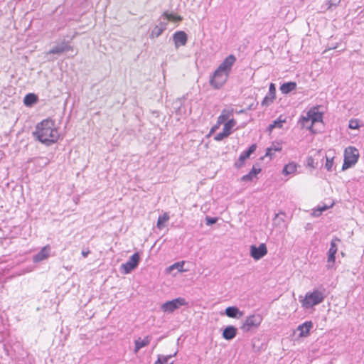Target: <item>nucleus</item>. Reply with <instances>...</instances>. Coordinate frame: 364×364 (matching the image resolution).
Segmentation results:
<instances>
[{"label":"nucleus","instance_id":"473e14b6","mask_svg":"<svg viewBox=\"0 0 364 364\" xmlns=\"http://www.w3.org/2000/svg\"><path fill=\"white\" fill-rule=\"evenodd\" d=\"M341 240L336 237H333L331 242V247L328 250V253L336 254L338 248L337 245Z\"/></svg>","mask_w":364,"mask_h":364},{"label":"nucleus","instance_id":"7ed1b4c3","mask_svg":"<svg viewBox=\"0 0 364 364\" xmlns=\"http://www.w3.org/2000/svg\"><path fill=\"white\" fill-rule=\"evenodd\" d=\"M323 291L315 289L306 294L304 298L301 300V306L304 309H310L322 303L325 299Z\"/></svg>","mask_w":364,"mask_h":364},{"label":"nucleus","instance_id":"e433bc0d","mask_svg":"<svg viewBox=\"0 0 364 364\" xmlns=\"http://www.w3.org/2000/svg\"><path fill=\"white\" fill-rule=\"evenodd\" d=\"M348 127L351 129H358L360 127L358 120H357V119L350 120Z\"/></svg>","mask_w":364,"mask_h":364},{"label":"nucleus","instance_id":"39448f33","mask_svg":"<svg viewBox=\"0 0 364 364\" xmlns=\"http://www.w3.org/2000/svg\"><path fill=\"white\" fill-rule=\"evenodd\" d=\"M262 320V316L259 314L250 315L241 325L240 329L243 332L254 331L260 326Z\"/></svg>","mask_w":364,"mask_h":364},{"label":"nucleus","instance_id":"f3484780","mask_svg":"<svg viewBox=\"0 0 364 364\" xmlns=\"http://www.w3.org/2000/svg\"><path fill=\"white\" fill-rule=\"evenodd\" d=\"M50 254V247L48 245L43 247L41 251L33 256V261L34 262H39L47 259Z\"/></svg>","mask_w":364,"mask_h":364},{"label":"nucleus","instance_id":"6ab92c4d","mask_svg":"<svg viewBox=\"0 0 364 364\" xmlns=\"http://www.w3.org/2000/svg\"><path fill=\"white\" fill-rule=\"evenodd\" d=\"M237 334V328L233 326H227L223 332V337L225 340H232L233 339Z\"/></svg>","mask_w":364,"mask_h":364},{"label":"nucleus","instance_id":"37998d69","mask_svg":"<svg viewBox=\"0 0 364 364\" xmlns=\"http://www.w3.org/2000/svg\"><path fill=\"white\" fill-rule=\"evenodd\" d=\"M222 124H219L218 123V121L217 120V123L213 126L212 127V128L210 129V134H212L213 133H214L217 129H219L220 126Z\"/></svg>","mask_w":364,"mask_h":364},{"label":"nucleus","instance_id":"9b49d317","mask_svg":"<svg viewBox=\"0 0 364 364\" xmlns=\"http://www.w3.org/2000/svg\"><path fill=\"white\" fill-rule=\"evenodd\" d=\"M173 40L176 48H178L180 46H183L187 43L188 36L183 31H176L173 35Z\"/></svg>","mask_w":364,"mask_h":364},{"label":"nucleus","instance_id":"ddd939ff","mask_svg":"<svg viewBox=\"0 0 364 364\" xmlns=\"http://www.w3.org/2000/svg\"><path fill=\"white\" fill-rule=\"evenodd\" d=\"M313 327V322L311 321H308L304 322V323L299 325L297 327V331L299 332V337H307L309 334L310 330Z\"/></svg>","mask_w":364,"mask_h":364},{"label":"nucleus","instance_id":"412c9836","mask_svg":"<svg viewBox=\"0 0 364 364\" xmlns=\"http://www.w3.org/2000/svg\"><path fill=\"white\" fill-rule=\"evenodd\" d=\"M225 314L230 318H240L243 313L236 306H229L225 309Z\"/></svg>","mask_w":364,"mask_h":364},{"label":"nucleus","instance_id":"423d86ee","mask_svg":"<svg viewBox=\"0 0 364 364\" xmlns=\"http://www.w3.org/2000/svg\"><path fill=\"white\" fill-rule=\"evenodd\" d=\"M187 304L188 303L184 298L178 297L162 304L160 309L164 313L171 314L175 310L179 309L181 306H186Z\"/></svg>","mask_w":364,"mask_h":364},{"label":"nucleus","instance_id":"dca6fc26","mask_svg":"<svg viewBox=\"0 0 364 364\" xmlns=\"http://www.w3.org/2000/svg\"><path fill=\"white\" fill-rule=\"evenodd\" d=\"M234 113V109L232 107H228L222 110L220 115L218 117V121L219 124H223L224 122L230 119V118L232 117Z\"/></svg>","mask_w":364,"mask_h":364},{"label":"nucleus","instance_id":"0eeeda50","mask_svg":"<svg viewBox=\"0 0 364 364\" xmlns=\"http://www.w3.org/2000/svg\"><path fill=\"white\" fill-rule=\"evenodd\" d=\"M140 257L138 252L132 255L129 260L120 266L122 273L127 274L136 268L139 262Z\"/></svg>","mask_w":364,"mask_h":364},{"label":"nucleus","instance_id":"2f4dec72","mask_svg":"<svg viewBox=\"0 0 364 364\" xmlns=\"http://www.w3.org/2000/svg\"><path fill=\"white\" fill-rule=\"evenodd\" d=\"M285 122V119H282L281 117H279L277 119L274 120L272 124H270L268 127V130L272 132L273 129L278 127L281 128L282 127V124Z\"/></svg>","mask_w":364,"mask_h":364},{"label":"nucleus","instance_id":"a19ab883","mask_svg":"<svg viewBox=\"0 0 364 364\" xmlns=\"http://www.w3.org/2000/svg\"><path fill=\"white\" fill-rule=\"evenodd\" d=\"M335 255L336 254L328 253V260H327V262H328V264H330V263L333 264L335 262V259H336Z\"/></svg>","mask_w":364,"mask_h":364},{"label":"nucleus","instance_id":"6e6552de","mask_svg":"<svg viewBox=\"0 0 364 364\" xmlns=\"http://www.w3.org/2000/svg\"><path fill=\"white\" fill-rule=\"evenodd\" d=\"M229 74L217 68L210 80V83L215 89H220L226 82Z\"/></svg>","mask_w":364,"mask_h":364},{"label":"nucleus","instance_id":"c85d7f7f","mask_svg":"<svg viewBox=\"0 0 364 364\" xmlns=\"http://www.w3.org/2000/svg\"><path fill=\"white\" fill-rule=\"evenodd\" d=\"M169 220V215L167 213H165L163 215L159 217L157 220V228L162 229L165 227L166 223Z\"/></svg>","mask_w":364,"mask_h":364},{"label":"nucleus","instance_id":"f704fd0d","mask_svg":"<svg viewBox=\"0 0 364 364\" xmlns=\"http://www.w3.org/2000/svg\"><path fill=\"white\" fill-rule=\"evenodd\" d=\"M306 166L307 168L311 169H315L318 166V163L315 162L314 159L312 156H309L306 158Z\"/></svg>","mask_w":364,"mask_h":364},{"label":"nucleus","instance_id":"ea45409f","mask_svg":"<svg viewBox=\"0 0 364 364\" xmlns=\"http://www.w3.org/2000/svg\"><path fill=\"white\" fill-rule=\"evenodd\" d=\"M205 221H206V225H210L215 224L217 222V218H216L207 217L205 218Z\"/></svg>","mask_w":364,"mask_h":364},{"label":"nucleus","instance_id":"72a5a7b5","mask_svg":"<svg viewBox=\"0 0 364 364\" xmlns=\"http://www.w3.org/2000/svg\"><path fill=\"white\" fill-rule=\"evenodd\" d=\"M275 98V92H269V94L262 100V105L263 106H268L274 100Z\"/></svg>","mask_w":364,"mask_h":364},{"label":"nucleus","instance_id":"c03bdc74","mask_svg":"<svg viewBox=\"0 0 364 364\" xmlns=\"http://www.w3.org/2000/svg\"><path fill=\"white\" fill-rule=\"evenodd\" d=\"M341 1V0H329V4L331 6H336L340 4Z\"/></svg>","mask_w":364,"mask_h":364},{"label":"nucleus","instance_id":"f8f14e48","mask_svg":"<svg viewBox=\"0 0 364 364\" xmlns=\"http://www.w3.org/2000/svg\"><path fill=\"white\" fill-rule=\"evenodd\" d=\"M159 24L156 25L151 31V38L160 36L162 33L166 29L168 22L165 21L162 18H160Z\"/></svg>","mask_w":364,"mask_h":364},{"label":"nucleus","instance_id":"b1692460","mask_svg":"<svg viewBox=\"0 0 364 364\" xmlns=\"http://www.w3.org/2000/svg\"><path fill=\"white\" fill-rule=\"evenodd\" d=\"M298 167V164L294 162H290L288 164L285 165L282 170V173L284 175H289L294 173L296 171Z\"/></svg>","mask_w":364,"mask_h":364},{"label":"nucleus","instance_id":"f257e3e1","mask_svg":"<svg viewBox=\"0 0 364 364\" xmlns=\"http://www.w3.org/2000/svg\"><path fill=\"white\" fill-rule=\"evenodd\" d=\"M33 134L40 141L46 144L55 143L59 138V133L55 127V123L50 119H45L38 123Z\"/></svg>","mask_w":364,"mask_h":364},{"label":"nucleus","instance_id":"f03ea898","mask_svg":"<svg viewBox=\"0 0 364 364\" xmlns=\"http://www.w3.org/2000/svg\"><path fill=\"white\" fill-rule=\"evenodd\" d=\"M322 113L318 111V107L310 109L305 115L301 116L299 122L301 126L307 129L314 132V126L317 123H322Z\"/></svg>","mask_w":364,"mask_h":364},{"label":"nucleus","instance_id":"a211bd4d","mask_svg":"<svg viewBox=\"0 0 364 364\" xmlns=\"http://www.w3.org/2000/svg\"><path fill=\"white\" fill-rule=\"evenodd\" d=\"M177 351H175L173 353L168 355H159L158 359L154 364H173L172 358L175 357Z\"/></svg>","mask_w":364,"mask_h":364},{"label":"nucleus","instance_id":"4be33fe9","mask_svg":"<svg viewBox=\"0 0 364 364\" xmlns=\"http://www.w3.org/2000/svg\"><path fill=\"white\" fill-rule=\"evenodd\" d=\"M38 97L36 95L30 92L25 96L23 103L26 107H32L38 102Z\"/></svg>","mask_w":364,"mask_h":364},{"label":"nucleus","instance_id":"4468645a","mask_svg":"<svg viewBox=\"0 0 364 364\" xmlns=\"http://www.w3.org/2000/svg\"><path fill=\"white\" fill-rule=\"evenodd\" d=\"M72 47L67 42H62L56 46L53 47L48 52L50 54H60L72 50Z\"/></svg>","mask_w":364,"mask_h":364},{"label":"nucleus","instance_id":"79ce46f5","mask_svg":"<svg viewBox=\"0 0 364 364\" xmlns=\"http://www.w3.org/2000/svg\"><path fill=\"white\" fill-rule=\"evenodd\" d=\"M261 171V168H255V167H253L252 169L249 172L250 173H252V175L255 178L257 176V175L260 173Z\"/></svg>","mask_w":364,"mask_h":364},{"label":"nucleus","instance_id":"aec40b11","mask_svg":"<svg viewBox=\"0 0 364 364\" xmlns=\"http://www.w3.org/2000/svg\"><path fill=\"white\" fill-rule=\"evenodd\" d=\"M151 340L150 336H146L144 338L141 339L139 338L135 341L134 352L137 353L141 348L148 346Z\"/></svg>","mask_w":364,"mask_h":364},{"label":"nucleus","instance_id":"20e7f679","mask_svg":"<svg viewBox=\"0 0 364 364\" xmlns=\"http://www.w3.org/2000/svg\"><path fill=\"white\" fill-rule=\"evenodd\" d=\"M359 151L353 146H348L344 151V162L342 166V170H346L354 166L358 160Z\"/></svg>","mask_w":364,"mask_h":364},{"label":"nucleus","instance_id":"cd10ccee","mask_svg":"<svg viewBox=\"0 0 364 364\" xmlns=\"http://www.w3.org/2000/svg\"><path fill=\"white\" fill-rule=\"evenodd\" d=\"M296 89V83L294 82H287L281 85L280 91H294Z\"/></svg>","mask_w":364,"mask_h":364},{"label":"nucleus","instance_id":"7c9ffc66","mask_svg":"<svg viewBox=\"0 0 364 364\" xmlns=\"http://www.w3.org/2000/svg\"><path fill=\"white\" fill-rule=\"evenodd\" d=\"M285 217V213L282 212L276 214L274 218V224L275 225H282L284 223Z\"/></svg>","mask_w":364,"mask_h":364},{"label":"nucleus","instance_id":"5701e85b","mask_svg":"<svg viewBox=\"0 0 364 364\" xmlns=\"http://www.w3.org/2000/svg\"><path fill=\"white\" fill-rule=\"evenodd\" d=\"M161 18H162L165 21H174L179 22L182 21L183 18L181 16L174 15L173 14H168L167 11L164 12L161 15Z\"/></svg>","mask_w":364,"mask_h":364},{"label":"nucleus","instance_id":"9d476101","mask_svg":"<svg viewBox=\"0 0 364 364\" xmlns=\"http://www.w3.org/2000/svg\"><path fill=\"white\" fill-rule=\"evenodd\" d=\"M236 61V58L234 55L230 54L225 58V60L220 64L218 69L230 74L231 69Z\"/></svg>","mask_w":364,"mask_h":364},{"label":"nucleus","instance_id":"49530a36","mask_svg":"<svg viewBox=\"0 0 364 364\" xmlns=\"http://www.w3.org/2000/svg\"><path fill=\"white\" fill-rule=\"evenodd\" d=\"M269 91H276V87L274 83L269 84Z\"/></svg>","mask_w":364,"mask_h":364},{"label":"nucleus","instance_id":"1a4fd4ad","mask_svg":"<svg viewBox=\"0 0 364 364\" xmlns=\"http://www.w3.org/2000/svg\"><path fill=\"white\" fill-rule=\"evenodd\" d=\"M267 254V248L264 243H261L258 247L251 245L250 247V255L255 260H259Z\"/></svg>","mask_w":364,"mask_h":364},{"label":"nucleus","instance_id":"2eb2a0df","mask_svg":"<svg viewBox=\"0 0 364 364\" xmlns=\"http://www.w3.org/2000/svg\"><path fill=\"white\" fill-rule=\"evenodd\" d=\"M256 149V145L252 144L251 145L249 149L242 153L239 157L238 161L235 164L236 166L240 167L243 165L244 161L250 157V156L255 151Z\"/></svg>","mask_w":364,"mask_h":364},{"label":"nucleus","instance_id":"4c0bfd02","mask_svg":"<svg viewBox=\"0 0 364 364\" xmlns=\"http://www.w3.org/2000/svg\"><path fill=\"white\" fill-rule=\"evenodd\" d=\"M228 135L223 130L222 132H220L218 134H217L215 136H214V139L215 141H221L223 140L224 138H226L228 137Z\"/></svg>","mask_w":364,"mask_h":364},{"label":"nucleus","instance_id":"de8ad7c7","mask_svg":"<svg viewBox=\"0 0 364 364\" xmlns=\"http://www.w3.org/2000/svg\"><path fill=\"white\" fill-rule=\"evenodd\" d=\"M321 153V150H318L316 151V154L318 155H320Z\"/></svg>","mask_w":364,"mask_h":364},{"label":"nucleus","instance_id":"a18cd8bd","mask_svg":"<svg viewBox=\"0 0 364 364\" xmlns=\"http://www.w3.org/2000/svg\"><path fill=\"white\" fill-rule=\"evenodd\" d=\"M90 253V251L88 249L83 250L82 251V255L83 256V257H86Z\"/></svg>","mask_w":364,"mask_h":364},{"label":"nucleus","instance_id":"58836bf2","mask_svg":"<svg viewBox=\"0 0 364 364\" xmlns=\"http://www.w3.org/2000/svg\"><path fill=\"white\" fill-rule=\"evenodd\" d=\"M255 177L252 175V173H248L247 174L243 176L241 178V181H252Z\"/></svg>","mask_w":364,"mask_h":364},{"label":"nucleus","instance_id":"bb28decb","mask_svg":"<svg viewBox=\"0 0 364 364\" xmlns=\"http://www.w3.org/2000/svg\"><path fill=\"white\" fill-rule=\"evenodd\" d=\"M184 264V261L176 262L166 269V272L171 273L173 269H177L179 272H185L183 269Z\"/></svg>","mask_w":364,"mask_h":364},{"label":"nucleus","instance_id":"c9c22d12","mask_svg":"<svg viewBox=\"0 0 364 364\" xmlns=\"http://www.w3.org/2000/svg\"><path fill=\"white\" fill-rule=\"evenodd\" d=\"M326 161L325 164V168H326L327 171H331L333 166V157L329 158L326 156Z\"/></svg>","mask_w":364,"mask_h":364},{"label":"nucleus","instance_id":"a878e982","mask_svg":"<svg viewBox=\"0 0 364 364\" xmlns=\"http://www.w3.org/2000/svg\"><path fill=\"white\" fill-rule=\"evenodd\" d=\"M223 124V130L229 136L232 133V128L236 125V121L234 119H230Z\"/></svg>","mask_w":364,"mask_h":364},{"label":"nucleus","instance_id":"c756f323","mask_svg":"<svg viewBox=\"0 0 364 364\" xmlns=\"http://www.w3.org/2000/svg\"><path fill=\"white\" fill-rule=\"evenodd\" d=\"M333 203H332L330 205H319L318 206V208L315 210H314L313 211V213L312 215L314 216V217H318L321 215V213L329 209L330 208L333 207Z\"/></svg>","mask_w":364,"mask_h":364},{"label":"nucleus","instance_id":"393cba45","mask_svg":"<svg viewBox=\"0 0 364 364\" xmlns=\"http://www.w3.org/2000/svg\"><path fill=\"white\" fill-rule=\"evenodd\" d=\"M281 150L282 146L279 143H273L270 147L267 149L265 156L272 158L275 151H280Z\"/></svg>","mask_w":364,"mask_h":364}]
</instances>
